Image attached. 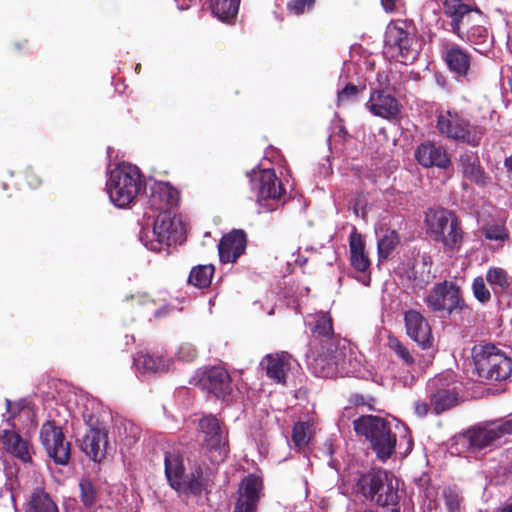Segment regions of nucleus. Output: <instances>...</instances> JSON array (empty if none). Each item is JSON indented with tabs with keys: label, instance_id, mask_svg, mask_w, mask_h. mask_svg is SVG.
Wrapping results in <instances>:
<instances>
[{
	"label": "nucleus",
	"instance_id": "nucleus-18",
	"mask_svg": "<svg viewBox=\"0 0 512 512\" xmlns=\"http://www.w3.org/2000/svg\"><path fill=\"white\" fill-rule=\"evenodd\" d=\"M165 474L170 486L175 490L179 491L187 487L193 494H198L202 490V484L197 479H188L184 474L182 459L178 454L166 453Z\"/></svg>",
	"mask_w": 512,
	"mask_h": 512
},
{
	"label": "nucleus",
	"instance_id": "nucleus-42",
	"mask_svg": "<svg viewBox=\"0 0 512 512\" xmlns=\"http://www.w3.org/2000/svg\"><path fill=\"white\" fill-rule=\"evenodd\" d=\"M79 488L82 503L86 507L95 505L97 502L98 491L93 482L90 479L83 478L80 480Z\"/></svg>",
	"mask_w": 512,
	"mask_h": 512
},
{
	"label": "nucleus",
	"instance_id": "nucleus-44",
	"mask_svg": "<svg viewBox=\"0 0 512 512\" xmlns=\"http://www.w3.org/2000/svg\"><path fill=\"white\" fill-rule=\"evenodd\" d=\"M472 291L474 297L481 303H487L491 299L490 290L485 284V280L482 277H476L472 283Z\"/></svg>",
	"mask_w": 512,
	"mask_h": 512
},
{
	"label": "nucleus",
	"instance_id": "nucleus-26",
	"mask_svg": "<svg viewBox=\"0 0 512 512\" xmlns=\"http://www.w3.org/2000/svg\"><path fill=\"white\" fill-rule=\"evenodd\" d=\"M258 201L264 199H278L282 194V185L277 180L273 169L267 168L259 171Z\"/></svg>",
	"mask_w": 512,
	"mask_h": 512
},
{
	"label": "nucleus",
	"instance_id": "nucleus-29",
	"mask_svg": "<svg viewBox=\"0 0 512 512\" xmlns=\"http://www.w3.org/2000/svg\"><path fill=\"white\" fill-rule=\"evenodd\" d=\"M459 162L463 176L466 179L478 185L485 184V174L476 153L464 152L460 155Z\"/></svg>",
	"mask_w": 512,
	"mask_h": 512
},
{
	"label": "nucleus",
	"instance_id": "nucleus-16",
	"mask_svg": "<svg viewBox=\"0 0 512 512\" xmlns=\"http://www.w3.org/2000/svg\"><path fill=\"white\" fill-rule=\"evenodd\" d=\"M193 380L201 389L212 393L217 398L225 399L232 392L231 377L226 369L220 366L206 369Z\"/></svg>",
	"mask_w": 512,
	"mask_h": 512
},
{
	"label": "nucleus",
	"instance_id": "nucleus-53",
	"mask_svg": "<svg viewBox=\"0 0 512 512\" xmlns=\"http://www.w3.org/2000/svg\"><path fill=\"white\" fill-rule=\"evenodd\" d=\"M192 1L193 0H176L178 7L181 10L188 9Z\"/></svg>",
	"mask_w": 512,
	"mask_h": 512
},
{
	"label": "nucleus",
	"instance_id": "nucleus-19",
	"mask_svg": "<svg viewBox=\"0 0 512 512\" xmlns=\"http://www.w3.org/2000/svg\"><path fill=\"white\" fill-rule=\"evenodd\" d=\"M404 322L407 335L421 348L427 349L432 346L431 327L427 319L416 310H408L404 314Z\"/></svg>",
	"mask_w": 512,
	"mask_h": 512
},
{
	"label": "nucleus",
	"instance_id": "nucleus-38",
	"mask_svg": "<svg viewBox=\"0 0 512 512\" xmlns=\"http://www.w3.org/2000/svg\"><path fill=\"white\" fill-rule=\"evenodd\" d=\"M261 488V481L256 476L250 475L242 481L239 498L257 504Z\"/></svg>",
	"mask_w": 512,
	"mask_h": 512
},
{
	"label": "nucleus",
	"instance_id": "nucleus-28",
	"mask_svg": "<svg viewBox=\"0 0 512 512\" xmlns=\"http://www.w3.org/2000/svg\"><path fill=\"white\" fill-rule=\"evenodd\" d=\"M312 333L318 340L317 345H334V340H346L336 335L333 331L332 319L327 313H319L315 316V322L312 327Z\"/></svg>",
	"mask_w": 512,
	"mask_h": 512
},
{
	"label": "nucleus",
	"instance_id": "nucleus-24",
	"mask_svg": "<svg viewBox=\"0 0 512 512\" xmlns=\"http://www.w3.org/2000/svg\"><path fill=\"white\" fill-rule=\"evenodd\" d=\"M179 201V192L166 182H156L151 187L149 203L159 212L171 211Z\"/></svg>",
	"mask_w": 512,
	"mask_h": 512
},
{
	"label": "nucleus",
	"instance_id": "nucleus-6",
	"mask_svg": "<svg viewBox=\"0 0 512 512\" xmlns=\"http://www.w3.org/2000/svg\"><path fill=\"white\" fill-rule=\"evenodd\" d=\"M437 129L442 136L473 147L480 144L485 133L482 126L471 123L461 111L456 109L439 111Z\"/></svg>",
	"mask_w": 512,
	"mask_h": 512
},
{
	"label": "nucleus",
	"instance_id": "nucleus-8",
	"mask_svg": "<svg viewBox=\"0 0 512 512\" xmlns=\"http://www.w3.org/2000/svg\"><path fill=\"white\" fill-rule=\"evenodd\" d=\"M473 361L478 375L488 380H505L512 371L511 360L491 344L474 347Z\"/></svg>",
	"mask_w": 512,
	"mask_h": 512
},
{
	"label": "nucleus",
	"instance_id": "nucleus-22",
	"mask_svg": "<svg viewBox=\"0 0 512 512\" xmlns=\"http://www.w3.org/2000/svg\"><path fill=\"white\" fill-rule=\"evenodd\" d=\"M443 59L449 70L459 77H466L471 66L469 52L455 43H448L442 52Z\"/></svg>",
	"mask_w": 512,
	"mask_h": 512
},
{
	"label": "nucleus",
	"instance_id": "nucleus-9",
	"mask_svg": "<svg viewBox=\"0 0 512 512\" xmlns=\"http://www.w3.org/2000/svg\"><path fill=\"white\" fill-rule=\"evenodd\" d=\"M384 53L402 64L412 63L418 55L414 34L405 22L388 25L385 33Z\"/></svg>",
	"mask_w": 512,
	"mask_h": 512
},
{
	"label": "nucleus",
	"instance_id": "nucleus-56",
	"mask_svg": "<svg viewBox=\"0 0 512 512\" xmlns=\"http://www.w3.org/2000/svg\"><path fill=\"white\" fill-rule=\"evenodd\" d=\"M430 280V275L427 274V279L422 281L421 283H417L416 285H418L420 288H423Z\"/></svg>",
	"mask_w": 512,
	"mask_h": 512
},
{
	"label": "nucleus",
	"instance_id": "nucleus-54",
	"mask_svg": "<svg viewBox=\"0 0 512 512\" xmlns=\"http://www.w3.org/2000/svg\"><path fill=\"white\" fill-rule=\"evenodd\" d=\"M504 165L507 168V170L510 173H512V156L505 159Z\"/></svg>",
	"mask_w": 512,
	"mask_h": 512
},
{
	"label": "nucleus",
	"instance_id": "nucleus-11",
	"mask_svg": "<svg viewBox=\"0 0 512 512\" xmlns=\"http://www.w3.org/2000/svg\"><path fill=\"white\" fill-rule=\"evenodd\" d=\"M89 404L91 409L87 404L82 413L85 423L90 427L89 432L82 441V450L93 461L100 462L105 456L108 436L106 430L100 426L99 417L92 412L96 404L94 402H90Z\"/></svg>",
	"mask_w": 512,
	"mask_h": 512
},
{
	"label": "nucleus",
	"instance_id": "nucleus-27",
	"mask_svg": "<svg viewBox=\"0 0 512 512\" xmlns=\"http://www.w3.org/2000/svg\"><path fill=\"white\" fill-rule=\"evenodd\" d=\"M349 248L352 267L358 272L365 273L370 267V260L365 251L364 240L355 229L349 236Z\"/></svg>",
	"mask_w": 512,
	"mask_h": 512
},
{
	"label": "nucleus",
	"instance_id": "nucleus-25",
	"mask_svg": "<svg viewBox=\"0 0 512 512\" xmlns=\"http://www.w3.org/2000/svg\"><path fill=\"white\" fill-rule=\"evenodd\" d=\"M289 359L290 356L285 352L267 355L262 360L261 365L265 368L269 378L275 380L277 383H284L286 374L290 370Z\"/></svg>",
	"mask_w": 512,
	"mask_h": 512
},
{
	"label": "nucleus",
	"instance_id": "nucleus-49",
	"mask_svg": "<svg viewBox=\"0 0 512 512\" xmlns=\"http://www.w3.org/2000/svg\"><path fill=\"white\" fill-rule=\"evenodd\" d=\"M444 499L448 512H460V499L456 493L445 492Z\"/></svg>",
	"mask_w": 512,
	"mask_h": 512
},
{
	"label": "nucleus",
	"instance_id": "nucleus-55",
	"mask_svg": "<svg viewBox=\"0 0 512 512\" xmlns=\"http://www.w3.org/2000/svg\"><path fill=\"white\" fill-rule=\"evenodd\" d=\"M359 281H361L365 286H369L370 284V275L364 274L360 278H358Z\"/></svg>",
	"mask_w": 512,
	"mask_h": 512
},
{
	"label": "nucleus",
	"instance_id": "nucleus-15",
	"mask_svg": "<svg viewBox=\"0 0 512 512\" xmlns=\"http://www.w3.org/2000/svg\"><path fill=\"white\" fill-rule=\"evenodd\" d=\"M40 440L49 457L57 464L65 465L68 463L70 459V444L65 441L60 427L51 421L45 422L40 430Z\"/></svg>",
	"mask_w": 512,
	"mask_h": 512
},
{
	"label": "nucleus",
	"instance_id": "nucleus-40",
	"mask_svg": "<svg viewBox=\"0 0 512 512\" xmlns=\"http://www.w3.org/2000/svg\"><path fill=\"white\" fill-rule=\"evenodd\" d=\"M388 347L403 362L404 365L412 366L415 363V358L409 348L398 338L390 336L388 338Z\"/></svg>",
	"mask_w": 512,
	"mask_h": 512
},
{
	"label": "nucleus",
	"instance_id": "nucleus-37",
	"mask_svg": "<svg viewBox=\"0 0 512 512\" xmlns=\"http://www.w3.org/2000/svg\"><path fill=\"white\" fill-rule=\"evenodd\" d=\"M313 436V424L297 422L293 426L292 441L298 451H304Z\"/></svg>",
	"mask_w": 512,
	"mask_h": 512
},
{
	"label": "nucleus",
	"instance_id": "nucleus-7",
	"mask_svg": "<svg viewBox=\"0 0 512 512\" xmlns=\"http://www.w3.org/2000/svg\"><path fill=\"white\" fill-rule=\"evenodd\" d=\"M106 187L109 198L115 206L119 208L128 206L141 188L138 167L129 163L119 164L110 172Z\"/></svg>",
	"mask_w": 512,
	"mask_h": 512
},
{
	"label": "nucleus",
	"instance_id": "nucleus-33",
	"mask_svg": "<svg viewBox=\"0 0 512 512\" xmlns=\"http://www.w3.org/2000/svg\"><path fill=\"white\" fill-rule=\"evenodd\" d=\"M134 365L143 372H163L168 369V361L158 355L139 352L134 357Z\"/></svg>",
	"mask_w": 512,
	"mask_h": 512
},
{
	"label": "nucleus",
	"instance_id": "nucleus-51",
	"mask_svg": "<svg viewBox=\"0 0 512 512\" xmlns=\"http://www.w3.org/2000/svg\"><path fill=\"white\" fill-rule=\"evenodd\" d=\"M415 412L418 416L423 417L427 414L429 406L425 402L417 401L414 405Z\"/></svg>",
	"mask_w": 512,
	"mask_h": 512
},
{
	"label": "nucleus",
	"instance_id": "nucleus-43",
	"mask_svg": "<svg viewBox=\"0 0 512 512\" xmlns=\"http://www.w3.org/2000/svg\"><path fill=\"white\" fill-rule=\"evenodd\" d=\"M6 410L8 413V417L3 421L2 425L0 427H6L7 423L9 421L15 423V419L18 415L22 413L28 414V410L25 406V401L21 400L18 402H12L9 399H6Z\"/></svg>",
	"mask_w": 512,
	"mask_h": 512
},
{
	"label": "nucleus",
	"instance_id": "nucleus-31",
	"mask_svg": "<svg viewBox=\"0 0 512 512\" xmlns=\"http://www.w3.org/2000/svg\"><path fill=\"white\" fill-rule=\"evenodd\" d=\"M460 40L469 42L481 54L487 53L493 45V37L481 23L471 25V28L465 34V38Z\"/></svg>",
	"mask_w": 512,
	"mask_h": 512
},
{
	"label": "nucleus",
	"instance_id": "nucleus-3",
	"mask_svg": "<svg viewBox=\"0 0 512 512\" xmlns=\"http://www.w3.org/2000/svg\"><path fill=\"white\" fill-rule=\"evenodd\" d=\"M355 432L365 437L381 461L392 456L396 447V436L392 434L389 423L374 415H364L353 421Z\"/></svg>",
	"mask_w": 512,
	"mask_h": 512
},
{
	"label": "nucleus",
	"instance_id": "nucleus-17",
	"mask_svg": "<svg viewBox=\"0 0 512 512\" xmlns=\"http://www.w3.org/2000/svg\"><path fill=\"white\" fill-rule=\"evenodd\" d=\"M507 420L486 422L483 425L476 426L468 431V437L471 446L483 449L491 446L496 441L510 434Z\"/></svg>",
	"mask_w": 512,
	"mask_h": 512
},
{
	"label": "nucleus",
	"instance_id": "nucleus-60",
	"mask_svg": "<svg viewBox=\"0 0 512 512\" xmlns=\"http://www.w3.org/2000/svg\"><path fill=\"white\" fill-rule=\"evenodd\" d=\"M509 41H510V43L512 45V34L509 36Z\"/></svg>",
	"mask_w": 512,
	"mask_h": 512
},
{
	"label": "nucleus",
	"instance_id": "nucleus-47",
	"mask_svg": "<svg viewBox=\"0 0 512 512\" xmlns=\"http://www.w3.org/2000/svg\"><path fill=\"white\" fill-rule=\"evenodd\" d=\"M196 356H197L196 348L194 347V345H192L190 343L182 344L177 351L178 359L185 361V362L193 361L196 358Z\"/></svg>",
	"mask_w": 512,
	"mask_h": 512
},
{
	"label": "nucleus",
	"instance_id": "nucleus-30",
	"mask_svg": "<svg viewBox=\"0 0 512 512\" xmlns=\"http://www.w3.org/2000/svg\"><path fill=\"white\" fill-rule=\"evenodd\" d=\"M470 8L471 5L464 3L462 0H445L443 3V13L447 18V30L459 32V23Z\"/></svg>",
	"mask_w": 512,
	"mask_h": 512
},
{
	"label": "nucleus",
	"instance_id": "nucleus-2",
	"mask_svg": "<svg viewBox=\"0 0 512 512\" xmlns=\"http://www.w3.org/2000/svg\"><path fill=\"white\" fill-rule=\"evenodd\" d=\"M184 225L172 211L159 212L152 230L143 228L140 241L152 251H161L184 241Z\"/></svg>",
	"mask_w": 512,
	"mask_h": 512
},
{
	"label": "nucleus",
	"instance_id": "nucleus-36",
	"mask_svg": "<svg viewBox=\"0 0 512 512\" xmlns=\"http://www.w3.org/2000/svg\"><path fill=\"white\" fill-rule=\"evenodd\" d=\"M240 0H210L212 13L220 20L234 18L239 9Z\"/></svg>",
	"mask_w": 512,
	"mask_h": 512
},
{
	"label": "nucleus",
	"instance_id": "nucleus-50",
	"mask_svg": "<svg viewBox=\"0 0 512 512\" xmlns=\"http://www.w3.org/2000/svg\"><path fill=\"white\" fill-rule=\"evenodd\" d=\"M256 506V503H251L250 501L239 498L235 507V512H255Z\"/></svg>",
	"mask_w": 512,
	"mask_h": 512
},
{
	"label": "nucleus",
	"instance_id": "nucleus-21",
	"mask_svg": "<svg viewBox=\"0 0 512 512\" xmlns=\"http://www.w3.org/2000/svg\"><path fill=\"white\" fill-rule=\"evenodd\" d=\"M418 163L426 168L438 167L446 169L451 164L446 150L433 142L427 141L420 144L415 151Z\"/></svg>",
	"mask_w": 512,
	"mask_h": 512
},
{
	"label": "nucleus",
	"instance_id": "nucleus-1",
	"mask_svg": "<svg viewBox=\"0 0 512 512\" xmlns=\"http://www.w3.org/2000/svg\"><path fill=\"white\" fill-rule=\"evenodd\" d=\"M356 490L367 500L382 507H395L399 503V481L382 469H372L361 474Z\"/></svg>",
	"mask_w": 512,
	"mask_h": 512
},
{
	"label": "nucleus",
	"instance_id": "nucleus-58",
	"mask_svg": "<svg viewBox=\"0 0 512 512\" xmlns=\"http://www.w3.org/2000/svg\"><path fill=\"white\" fill-rule=\"evenodd\" d=\"M502 512H512V504H510V505H508V506L504 507V508L502 509Z\"/></svg>",
	"mask_w": 512,
	"mask_h": 512
},
{
	"label": "nucleus",
	"instance_id": "nucleus-48",
	"mask_svg": "<svg viewBox=\"0 0 512 512\" xmlns=\"http://www.w3.org/2000/svg\"><path fill=\"white\" fill-rule=\"evenodd\" d=\"M359 89L356 85L348 84L341 91L338 92V104H343L349 100L355 99Z\"/></svg>",
	"mask_w": 512,
	"mask_h": 512
},
{
	"label": "nucleus",
	"instance_id": "nucleus-14",
	"mask_svg": "<svg viewBox=\"0 0 512 512\" xmlns=\"http://www.w3.org/2000/svg\"><path fill=\"white\" fill-rule=\"evenodd\" d=\"M453 375L448 372L429 382L430 405L436 414L444 412L457 404L458 394L452 383Z\"/></svg>",
	"mask_w": 512,
	"mask_h": 512
},
{
	"label": "nucleus",
	"instance_id": "nucleus-45",
	"mask_svg": "<svg viewBox=\"0 0 512 512\" xmlns=\"http://www.w3.org/2000/svg\"><path fill=\"white\" fill-rule=\"evenodd\" d=\"M483 234L485 238L494 241H504L508 238L507 229L502 224H493L484 227Z\"/></svg>",
	"mask_w": 512,
	"mask_h": 512
},
{
	"label": "nucleus",
	"instance_id": "nucleus-59",
	"mask_svg": "<svg viewBox=\"0 0 512 512\" xmlns=\"http://www.w3.org/2000/svg\"><path fill=\"white\" fill-rule=\"evenodd\" d=\"M507 423H508V428L510 429V434H512V418L508 419L507 420Z\"/></svg>",
	"mask_w": 512,
	"mask_h": 512
},
{
	"label": "nucleus",
	"instance_id": "nucleus-57",
	"mask_svg": "<svg viewBox=\"0 0 512 512\" xmlns=\"http://www.w3.org/2000/svg\"><path fill=\"white\" fill-rule=\"evenodd\" d=\"M10 498H11V501H12L13 509L16 511L15 498H14V495H13L12 492L10 493Z\"/></svg>",
	"mask_w": 512,
	"mask_h": 512
},
{
	"label": "nucleus",
	"instance_id": "nucleus-13",
	"mask_svg": "<svg viewBox=\"0 0 512 512\" xmlns=\"http://www.w3.org/2000/svg\"><path fill=\"white\" fill-rule=\"evenodd\" d=\"M0 446L23 464H33L34 446L29 438L16 431V423L9 421L6 427H0Z\"/></svg>",
	"mask_w": 512,
	"mask_h": 512
},
{
	"label": "nucleus",
	"instance_id": "nucleus-10",
	"mask_svg": "<svg viewBox=\"0 0 512 512\" xmlns=\"http://www.w3.org/2000/svg\"><path fill=\"white\" fill-rule=\"evenodd\" d=\"M424 302L432 312L447 316L460 313L466 307L460 287L454 282L446 280L434 285Z\"/></svg>",
	"mask_w": 512,
	"mask_h": 512
},
{
	"label": "nucleus",
	"instance_id": "nucleus-52",
	"mask_svg": "<svg viewBox=\"0 0 512 512\" xmlns=\"http://www.w3.org/2000/svg\"><path fill=\"white\" fill-rule=\"evenodd\" d=\"M398 0H381L382 6L387 12H392L396 8V2Z\"/></svg>",
	"mask_w": 512,
	"mask_h": 512
},
{
	"label": "nucleus",
	"instance_id": "nucleus-34",
	"mask_svg": "<svg viewBox=\"0 0 512 512\" xmlns=\"http://www.w3.org/2000/svg\"><path fill=\"white\" fill-rule=\"evenodd\" d=\"M26 512H59V510L48 493L36 489L30 497Z\"/></svg>",
	"mask_w": 512,
	"mask_h": 512
},
{
	"label": "nucleus",
	"instance_id": "nucleus-46",
	"mask_svg": "<svg viewBox=\"0 0 512 512\" xmlns=\"http://www.w3.org/2000/svg\"><path fill=\"white\" fill-rule=\"evenodd\" d=\"M316 0H291L287 3V10L294 15H301L313 9Z\"/></svg>",
	"mask_w": 512,
	"mask_h": 512
},
{
	"label": "nucleus",
	"instance_id": "nucleus-12",
	"mask_svg": "<svg viewBox=\"0 0 512 512\" xmlns=\"http://www.w3.org/2000/svg\"><path fill=\"white\" fill-rule=\"evenodd\" d=\"M199 433L202 445L214 453V462H222L228 453L225 431L214 416H204L199 421Z\"/></svg>",
	"mask_w": 512,
	"mask_h": 512
},
{
	"label": "nucleus",
	"instance_id": "nucleus-39",
	"mask_svg": "<svg viewBox=\"0 0 512 512\" xmlns=\"http://www.w3.org/2000/svg\"><path fill=\"white\" fill-rule=\"evenodd\" d=\"M399 242L394 230H385L378 239V255L380 259H387Z\"/></svg>",
	"mask_w": 512,
	"mask_h": 512
},
{
	"label": "nucleus",
	"instance_id": "nucleus-4",
	"mask_svg": "<svg viewBox=\"0 0 512 512\" xmlns=\"http://www.w3.org/2000/svg\"><path fill=\"white\" fill-rule=\"evenodd\" d=\"M334 345H315L309 362L313 374L320 378H333L347 373L345 362L351 351L347 340H335Z\"/></svg>",
	"mask_w": 512,
	"mask_h": 512
},
{
	"label": "nucleus",
	"instance_id": "nucleus-20",
	"mask_svg": "<svg viewBox=\"0 0 512 512\" xmlns=\"http://www.w3.org/2000/svg\"><path fill=\"white\" fill-rule=\"evenodd\" d=\"M247 239L243 230H233L224 235L218 244L219 258L222 263L235 262L246 249Z\"/></svg>",
	"mask_w": 512,
	"mask_h": 512
},
{
	"label": "nucleus",
	"instance_id": "nucleus-5",
	"mask_svg": "<svg viewBox=\"0 0 512 512\" xmlns=\"http://www.w3.org/2000/svg\"><path fill=\"white\" fill-rule=\"evenodd\" d=\"M428 233L435 241L441 242L445 250H459L463 231L456 215L444 208H430L425 215Z\"/></svg>",
	"mask_w": 512,
	"mask_h": 512
},
{
	"label": "nucleus",
	"instance_id": "nucleus-32",
	"mask_svg": "<svg viewBox=\"0 0 512 512\" xmlns=\"http://www.w3.org/2000/svg\"><path fill=\"white\" fill-rule=\"evenodd\" d=\"M512 274L500 267H490L486 273V281L496 296H506Z\"/></svg>",
	"mask_w": 512,
	"mask_h": 512
},
{
	"label": "nucleus",
	"instance_id": "nucleus-35",
	"mask_svg": "<svg viewBox=\"0 0 512 512\" xmlns=\"http://www.w3.org/2000/svg\"><path fill=\"white\" fill-rule=\"evenodd\" d=\"M215 267L212 264L197 265L190 271L188 283L196 288H207L212 281Z\"/></svg>",
	"mask_w": 512,
	"mask_h": 512
},
{
	"label": "nucleus",
	"instance_id": "nucleus-23",
	"mask_svg": "<svg viewBox=\"0 0 512 512\" xmlns=\"http://www.w3.org/2000/svg\"><path fill=\"white\" fill-rule=\"evenodd\" d=\"M366 108L375 116L390 119L399 112V104L394 96L383 90H374L369 100L366 102Z\"/></svg>",
	"mask_w": 512,
	"mask_h": 512
},
{
	"label": "nucleus",
	"instance_id": "nucleus-41",
	"mask_svg": "<svg viewBox=\"0 0 512 512\" xmlns=\"http://www.w3.org/2000/svg\"><path fill=\"white\" fill-rule=\"evenodd\" d=\"M482 20V12L478 8L471 6V8L465 14L463 20L461 19L459 23V32L452 33L455 34L459 39L465 38V34H467L469 31L471 25L481 23Z\"/></svg>",
	"mask_w": 512,
	"mask_h": 512
}]
</instances>
